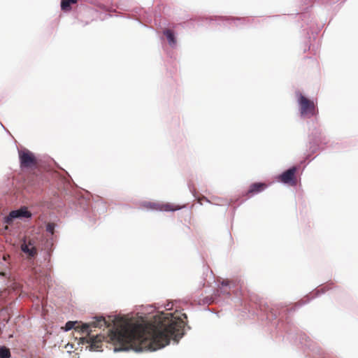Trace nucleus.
<instances>
[{
	"label": "nucleus",
	"mask_w": 358,
	"mask_h": 358,
	"mask_svg": "<svg viewBox=\"0 0 358 358\" xmlns=\"http://www.w3.org/2000/svg\"><path fill=\"white\" fill-rule=\"evenodd\" d=\"M167 315L169 317L155 322L115 324L110 331V339L120 345L119 350L155 351L164 348L171 338L178 341L184 334L182 319L171 313Z\"/></svg>",
	"instance_id": "nucleus-1"
},
{
	"label": "nucleus",
	"mask_w": 358,
	"mask_h": 358,
	"mask_svg": "<svg viewBox=\"0 0 358 358\" xmlns=\"http://www.w3.org/2000/svg\"><path fill=\"white\" fill-rule=\"evenodd\" d=\"M108 326L105 318L103 317H96V320L90 323L79 324L77 322L69 321L66 323L64 329L69 331L74 329L78 333H80L83 336L80 338V343L90 344V350L94 351H100L102 348L104 336L96 334H92V327H99Z\"/></svg>",
	"instance_id": "nucleus-2"
},
{
	"label": "nucleus",
	"mask_w": 358,
	"mask_h": 358,
	"mask_svg": "<svg viewBox=\"0 0 358 358\" xmlns=\"http://www.w3.org/2000/svg\"><path fill=\"white\" fill-rule=\"evenodd\" d=\"M297 96L301 116L310 117L316 115L318 111L315 103L301 93H299Z\"/></svg>",
	"instance_id": "nucleus-3"
},
{
	"label": "nucleus",
	"mask_w": 358,
	"mask_h": 358,
	"mask_svg": "<svg viewBox=\"0 0 358 358\" xmlns=\"http://www.w3.org/2000/svg\"><path fill=\"white\" fill-rule=\"evenodd\" d=\"M19 159L22 169H31L37 166V159L31 151L28 150H19Z\"/></svg>",
	"instance_id": "nucleus-4"
},
{
	"label": "nucleus",
	"mask_w": 358,
	"mask_h": 358,
	"mask_svg": "<svg viewBox=\"0 0 358 358\" xmlns=\"http://www.w3.org/2000/svg\"><path fill=\"white\" fill-rule=\"evenodd\" d=\"M142 206L150 210H161V211H176L178 210L185 205L180 206L172 203H159L152 201H144L142 203Z\"/></svg>",
	"instance_id": "nucleus-5"
},
{
	"label": "nucleus",
	"mask_w": 358,
	"mask_h": 358,
	"mask_svg": "<svg viewBox=\"0 0 358 358\" xmlns=\"http://www.w3.org/2000/svg\"><path fill=\"white\" fill-rule=\"evenodd\" d=\"M31 216V213L27 210L26 208H21L19 210H12L9 215L5 217V222L8 224H11L15 218H22V217H30Z\"/></svg>",
	"instance_id": "nucleus-6"
},
{
	"label": "nucleus",
	"mask_w": 358,
	"mask_h": 358,
	"mask_svg": "<svg viewBox=\"0 0 358 358\" xmlns=\"http://www.w3.org/2000/svg\"><path fill=\"white\" fill-rule=\"evenodd\" d=\"M296 172V168L295 166L290 168L289 169L284 171L279 177L280 181L283 183L295 185L296 177L295 173Z\"/></svg>",
	"instance_id": "nucleus-7"
},
{
	"label": "nucleus",
	"mask_w": 358,
	"mask_h": 358,
	"mask_svg": "<svg viewBox=\"0 0 358 358\" xmlns=\"http://www.w3.org/2000/svg\"><path fill=\"white\" fill-rule=\"evenodd\" d=\"M267 187L266 184L264 182H255L252 184L247 192L245 193V196L248 197H251L254 194H258L262 192Z\"/></svg>",
	"instance_id": "nucleus-8"
},
{
	"label": "nucleus",
	"mask_w": 358,
	"mask_h": 358,
	"mask_svg": "<svg viewBox=\"0 0 358 358\" xmlns=\"http://www.w3.org/2000/svg\"><path fill=\"white\" fill-rule=\"evenodd\" d=\"M22 250L28 254L29 257H34L36 255V249L34 247H29V245L23 243L21 245Z\"/></svg>",
	"instance_id": "nucleus-9"
},
{
	"label": "nucleus",
	"mask_w": 358,
	"mask_h": 358,
	"mask_svg": "<svg viewBox=\"0 0 358 358\" xmlns=\"http://www.w3.org/2000/svg\"><path fill=\"white\" fill-rule=\"evenodd\" d=\"M164 34L166 36V38H167V39L169 41V43L170 44V45L173 46V45H176V38H175V36H174L173 33L171 30L166 29L164 31Z\"/></svg>",
	"instance_id": "nucleus-10"
},
{
	"label": "nucleus",
	"mask_w": 358,
	"mask_h": 358,
	"mask_svg": "<svg viewBox=\"0 0 358 358\" xmlns=\"http://www.w3.org/2000/svg\"><path fill=\"white\" fill-rule=\"evenodd\" d=\"M78 0H62L61 8L62 10L69 11L71 10V4L76 3Z\"/></svg>",
	"instance_id": "nucleus-11"
},
{
	"label": "nucleus",
	"mask_w": 358,
	"mask_h": 358,
	"mask_svg": "<svg viewBox=\"0 0 358 358\" xmlns=\"http://www.w3.org/2000/svg\"><path fill=\"white\" fill-rule=\"evenodd\" d=\"M10 352L8 348L0 347V358H10Z\"/></svg>",
	"instance_id": "nucleus-12"
},
{
	"label": "nucleus",
	"mask_w": 358,
	"mask_h": 358,
	"mask_svg": "<svg viewBox=\"0 0 358 358\" xmlns=\"http://www.w3.org/2000/svg\"><path fill=\"white\" fill-rule=\"evenodd\" d=\"M55 224L52 222H49L46 225V231L50 234H53L55 231Z\"/></svg>",
	"instance_id": "nucleus-13"
},
{
	"label": "nucleus",
	"mask_w": 358,
	"mask_h": 358,
	"mask_svg": "<svg viewBox=\"0 0 358 358\" xmlns=\"http://www.w3.org/2000/svg\"><path fill=\"white\" fill-rule=\"evenodd\" d=\"M7 257H9V255H8L7 257L4 255V256H3V259H4L5 261H6Z\"/></svg>",
	"instance_id": "nucleus-14"
},
{
	"label": "nucleus",
	"mask_w": 358,
	"mask_h": 358,
	"mask_svg": "<svg viewBox=\"0 0 358 358\" xmlns=\"http://www.w3.org/2000/svg\"><path fill=\"white\" fill-rule=\"evenodd\" d=\"M0 275H5V273H4L3 272H0Z\"/></svg>",
	"instance_id": "nucleus-15"
},
{
	"label": "nucleus",
	"mask_w": 358,
	"mask_h": 358,
	"mask_svg": "<svg viewBox=\"0 0 358 358\" xmlns=\"http://www.w3.org/2000/svg\"><path fill=\"white\" fill-rule=\"evenodd\" d=\"M222 285H227L228 284L227 282H222Z\"/></svg>",
	"instance_id": "nucleus-16"
},
{
	"label": "nucleus",
	"mask_w": 358,
	"mask_h": 358,
	"mask_svg": "<svg viewBox=\"0 0 358 358\" xmlns=\"http://www.w3.org/2000/svg\"><path fill=\"white\" fill-rule=\"evenodd\" d=\"M182 316H184L185 318H187V316L185 314H182Z\"/></svg>",
	"instance_id": "nucleus-17"
}]
</instances>
